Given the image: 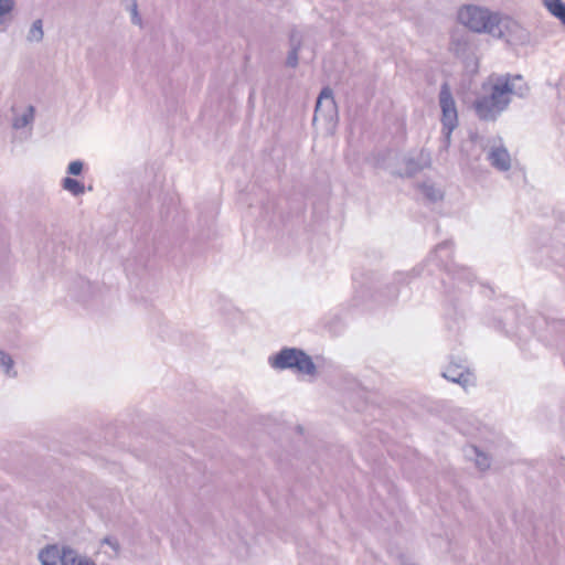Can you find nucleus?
<instances>
[{"instance_id": "f257e3e1", "label": "nucleus", "mask_w": 565, "mask_h": 565, "mask_svg": "<svg viewBox=\"0 0 565 565\" xmlns=\"http://www.w3.org/2000/svg\"><path fill=\"white\" fill-rule=\"evenodd\" d=\"M525 83L521 75L491 74L482 85L486 95L475 103L481 119H494L510 104L512 96L522 95Z\"/></svg>"}, {"instance_id": "f03ea898", "label": "nucleus", "mask_w": 565, "mask_h": 565, "mask_svg": "<svg viewBox=\"0 0 565 565\" xmlns=\"http://www.w3.org/2000/svg\"><path fill=\"white\" fill-rule=\"evenodd\" d=\"M459 23L477 33H492L497 31L501 35L500 25L508 26L510 19L477 6H463L457 14Z\"/></svg>"}, {"instance_id": "7ed1b4c3", "label": "nucleus", "mask_w": 565, "mask_h": 565, "mask_svg": "<svg viewBox=\"0 0 565 565\" xmlns=\"http://www.w3.org/2000/svg\"><path fill=\"white\" fill-rule=\"evenodd\" d=\"M271 367L276 370L295 369L298 373L313 375L316 365L312 359L303 351L295 348H285L275 356L269 358Z\"/></svg>"}, {"instance_id": "20e7f679", "label": "nucleus", "mask_w": 565, "mask_h": 565, "mask_svg": "<svg viewBox=\"0 0 565 565\" xmlns=\"http://www.w3.org/2000/svg\"><path fill=\"white\" fill-rule=\"evenodd\" d=\"M439 103L441 108V121L446 130V137L449 138L450 132L457 126L458 114L456 103L447 84H445L440 90Z\"/></svg>"}, {"instance_id": "39448f33", "label": "nucleus", "mask_w": 565, "mask_h": 565, "mask_svg": "<svg viewBox=\"0 0 565 565\" xmlns=\"http://www.w3.org/2000/svg\"><path fill=\"white\" fill-rule=\"evenodd\" d=\"M337 113V105L333 99V93L332 89L329 87H324L316 104L315 115H313V121L318 119L319 116H323L324 118H330L335 115Z\"/></svg>"}, {"instance_id": "423d86ee", "label": "nucleus", "mask_w": 565, "mask_h": 565, "mask_svg": "<svg viewBox=\"0 0 565 565\" xmlns=\"http://www.w3.org/2000/svg\"><path fill=\"white\" fill-rule=\"evenodd\" d=\"M444 375L449 381L460 384L465 390L476 384L475 375L469 370L456 363L448 364Z\"/></svg>"}, {"instance_id": "0eeeda50", "label": "nucleus", "mask_w": 565, "mask_h": 565, "mask_svg": "<svg viewBox=\"0 0 565 565\" xmlns=\"http://www.w3.org/2000/svg\"><path fill=\"white\" fill-rule=\"evenodd\" d=\"M12 128L15 130L32 126L35 118V107L32 105L12 107Z\"/></svg>"}, {"instance_id": "6e6552de", "label": "nucleus", "mask_w": 565, "mask_h": 565, "mask_svg": "<svg viewBox=\"0 0 565 565\" xmlns=\"http://www.w3.org/2000/svg\"><path fill=\"white\" fill-rule=\"evenodd\" d=\"M488 158L491 166L500 171H507L511 167V157L503 147L493 148Z\"/></svg>"}, {"instance_id": "1a4fd4ad", "label": "nucleus", "mask_w": 565, "mask_h": 565, "mask_svg": "<svg viewBox=\"0 0 565 565\" xmlns=\"http://www.w3.org/2000/svg\"><path fill=\"white\" fill-rule=\"evenodd\" d=\"M62 550L56 545H49L40 551L39 559L42 565H56L60 562Z\"/></svg>"}, {"instance_id": "9d476101", "label": "nucleus", "mask_w": 565, "mask_h": 565, "mask_svg": "<svg viewBox=\"0 0 565 565\" xmlns=\"http://www.w3.org/2000/svg\"><path fill=\"white\" fill-rule=\"evenodd\" d=\"M547 11L565 26V4L562 0H542Z\"/></svg>"}, {"instance_id": "9b49d317", "label": "nucleus", "mask_w": 565, "mask_h": 565, "mask_svg": "<svg viewBox=\"0 0 565 565\" xmlns=\"http://www.w3.org/2000/svg\"><path fill=\"white\" fill-rule=\"evenodd\" d=\"M290 46L286 63L290 67H296L298 65V52L300 50V36L297 32H294L290 36Z\"/></svg>"}, {"instance_id": "f8f14e48", "label": "nucleus", "mask_w": 565, "mask_h": 565, "mask_svg": "<svg viewBox=\"0 0 565 565\" xmlns=\"http://www.w3.org/2000/svg\"><path fill=\"white\" fill-rule=\"evenodd\" d=\"M404 162L405 169L393 171V173L399 177H413L417 171L422 169L420 162L413 158H404Z\"/></svg>"}, {"instance_id": "ddd939ff", "label": "nucleus", "mask_w": 565, "mask_h": 565, "mask_svg": "<svg viewBox=\"0 0 565 565\" xmlns=\"http://www.w3.org/2000/svg\"><path fill=\"white\" fill-rule=\"evenodd\" d=\"M62 186L75 196L82 195L85 192L84 183L70 177L63 179Z\"/></svg>"}, {"instance_id": "4468645a", "label": "nucleus", "mask_w": 565, "mask_h": 565, "mask_svg": "<svg viewBox=\"0 0 565 565\" xmlns=\"http://www.w3.org/2000/svg\"><path fill=\"white\" fill-rule=\"evenodd\" d=\"M43 38H44L43 22L41 19H38L32 23V25L28 32L26 40L29 42L39 43L43 40Z\"/></svg>"}, {"instance_id": "2eb2a0df", "label": "nucleus", "mask_w": 565, "mask_h": 565, "mask_svg": "<svg viewBox=\"0 0 565 565\" xmlns=\"http://www.w3.org/2000/svg\"><path fill=\"white\" fill-rule=\"evenodd\" d=\"M0 367L6 373V375L10 377L17 376V371L13 369L12 358L2 350H0Z\"/></svg>"}, {"instance_id": "dca6fc26", "label": "nucleus", "mask_w": 565, "mask_h": 565, "mask_svg": "<svg viewBox=\"0 0 565 565\" xmlns=\"http://www.w3.org/2000/svg\"><path fill=\"white\" fill-rule=\"evenodd\" d=\"M78 561L79 558L77 556V553L73 548L68 546H64L62 548L60 558L61 565H77Z\"/></svg>"}, {"instance_id": "f3484780", "label": "nucleus", "mask_w": 565, "mask_h": 565, "mask_svg": "<svg viewBox=\"0 0 565 565\" xmlns=\"http://www.w3.org/2000/svg\"><path fill=\"white\" fill-rule=\"evenodd\" d=\"M15 7V0H0V23L4 22L6 17L10 14Z\"/></svg>"}, {"instance_id": "a211bd4d", "label": "nucleus", "mask_w": 565, "mask_h": 565, "mask_svg": "<svg viewBox=\"0 0 565 565\" xmlns=\"http://www.w3.org/2000/svg\"><path fill=\"white\" fill-rule=\"evenodd\" d=\"M83 171V162L79 160H75L70 162L67 167V173L72 175H78Z\"/></svg>"}, {"instance_id": "6ab92c4d", "label": "nucleus", "mask_w": 565, "mask_h": 565, "mask_svg": "<svg viewBox=\"0 0 565 565\" xmlns=\"http://www.w3.org/2000/svg\"><path fill=\"white\" fill-rule=\"evenodd\" d=\"M103 543H104V544L109 545V546L111 547V550H113L114 552H116V553L119 551V543H118V541H117L116 539H114V537H105V539L103 540Z\"/></svg>"}, {"instance_id": "aec40b11", "label": "nucleus", "mask_w": 565, "mask_h": 565, "mask_svg": "<svg viewBox=\"0 0 565 565\" xmlns=\"http://www.w3.org/2000/svg\"><path fill=\"white\" fill-rule=\"evenodd\" d=\"M77 565H96L93 561L87 557L79 558Z\"/></svg>"}, {"instance_id": "412c9836", "label": "nucleus", "mask_w": 565, "mask_h": 565, "mask_svg": "<svg viewBox=\"0 0 565 565\" xmlns=\"http://www.w3.org/2000/svg\"><path fill=\"white\" fill-rule=\"evenodd\" d=\"M132 23H135V24H139L140 23V18L138 17V14L132 15Z\"/></svg>"}, {"instance_id": "4be33fe9", "label": "nucleus", "mask_w": 565, "mask_h": 565, "mask_svg": "<svg viewBox=\"0 0 565 565\" xmlns=\"http://www.w3.org/2000/svg\"><path fill=\"white\" fill-rule=\"evenodd\" d=\"M136 14H138V13H137V6H136V4H134L132 15H136Z\"/></svg>"}, {"instance_id": "5701e85b", "label": "nucleus", "mask_w": 565, "mask_h": 565, "mask_svg": "<svg viewBox=\"0 0 565 565\" xmlns=\"http://www.w3.org/2000/svg\"><path fill=\"white\" fill-rule=\"evenodd\" d=\"M404 565H414V564H408V563H405Z\"/></svg>"}]
</instances>
